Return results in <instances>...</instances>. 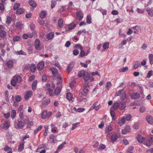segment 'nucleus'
I'll return each mask as SVG.
<instances>
[{"label":"nucleus","mask_w":153,"mask_h":153,"mask_svg":"<svg viewBox=\"0 0 153 153\" xmlns=\"http://www.w3.org/2000/svg\"><path fill=\"white\" fill-rule=\"evenodd\" d=\"M85 80L84 88L83 91L85 94H86L89 91L88 86V85L89 82H92L94 81V78L92 77H83Z\"/></svg>","instance_id":"obj_1"},{"label":"nucleus","mask_w":153,"mask_h":153,"mask_svg":"<svg viewBox=\"0 0 153 153\" xmlns=\"http://www.w3.org/2000/svg\"><path fill=\"white\" fill-rule=\"evenodd\" d=\"M143 144L148 147H150L151 146L153 145V135H152L148 138L145 139Z\"/></svg>","instance_id":"obj_2"},{"label":"nucleus","mask_w":153,"mask_h":153,"mask_svg":"<svg viewBox=\"0 0 153 153\" xmlns=\"http://www.w3.org/2000/svg\"><path fill=\"white\" fill-rule=\"evenodd\" d=\"M34 45L36 50H40L44 48L43 46L41 44L40 41L39 39H36L35 40Z\"/></svg>","instance_id":"obj_3"},{"label":"nucleus","mask_w":153,"mask_h":153,"mask_svg":"<svg viewBox=\"0 0 153 153\" xmlns=\"http://www.w3.org/2000/svg\"><path fill=\"white\" fill-rule=\"evenodd\" d=\"M78 76H89V74L84 70H81L78 72Z\"/></svg>","instance_id":"obj_4"},{"label":"nucleus","mask_w":153,"mask_h":153,"mask_svg":"<svg viewBox=\"0 0 153 153\" xmlns=\"http://www.w3.org/2000/svg\"><path fill=\"white\" fill-rule=\"evenodd\" d=\"M10 126V121L8 120L5 121L3 123L2 127L4 129L7 130L9 128Z\"/></svg>","instance_id":"obj_5"},{"label":"nucleus","mask_w":153,"mask_h":153,"mask_svg":"<svg viewBox=\"0 0 153 153\" xmlns=\"http://www.w3.org/2000/svg\"><path fill=\"white\" fill-rule=\"evenodd\" d=\"M4 27L3 25H0V37H3L5 36L6 34V31L3 30Z\"/></svg>","instance_id":"obj_6"},{"label":"nucleus","mask_w":153,"mask_h":153,"mask_svg":"<svg viewBox=\"0 0 153 153\" xmlns=\"http://www.w3.org/2000/svg\"><path fill=\"white\" fill-rule=\"evenodd\" d=\"M76 19L80 21L81 20L83 16V14L82 11H80L77 12L76 13Z\"/></svg>","instance_id":"obj_7"},{"label":"nucleus","mask_w":153,"mask_h":153,"mask_svg":"<svg viewBox=\"0 0 153 153\" xmlns=\"http://www.w3.org/2000/svg\"><path fill=\"white\" fill-rule=\"evenodd\" d=\"M147 122L150 124H153V117L151 115H148L146 117Z\"/></svg>","instance_id":"obj_8"},{"label":"nucleus","mask_w":153,"mask_h":153,"mask_svg":"<svg viewBox=\"0 0 153 153\" xmlns=\"http://www.w3.org/2000/svg\"><path fill=\"white\" fill-rule=\"evenodd\" d=\"M126 122V119L125 117H123L120 119H119L118 120V124L119 126H121Z\"/></svg>","instance_id":"obj_9"},{"label":"nucleus","mask_w":153,"mask_h":153,"mask_svg":"<svg viewBox=\"0 0 153 153\" xmlns=\"http://www.w3.org/2000/svg\"><path fill=\"white\" fill-rule=\"evenodd\" d=\"M137 138V141L140 143H143V142H144L145 140V138L140 135L138 134Z\"/></svg>","instance_id":"obj_10"},{"label":"nucleus","mask_w":153,"mask_h":153,"mask_svg":"<svg viewBox=\"0 0 153 153\" xmlns=\"http://www.w3.org/2000/svg\"><path fill=\"white\" fill-rule=\"evenodd\" d=\"M76 23V24H77V22L76 20H75L71 24L69 25L68 26V28L69 30H72L74 29L76 26V24L74 23Z\"/></svg>","instance_id":"obj_11"},{"label":"nucleus","mask_w":153,"mask_h":153,"mask_svg":"<svg viewBox=\"0 0 153 153\" xmlns=\"http://www.w3.org/2000/svg\"><path fill=\"white\" fill-rule=\"evenodd\" d=\"M50 70L51 71L53 75L55 76H61L60 75H59L57 71V69L54 68H50Z\"/></svg>","instance_id":"obj_12"},{"label":"nucleus","mask_w":153,"mask_h":153,"mask_svg":"<svg viewBox=\"0 0 153 153\" xmlns=\"http://www.w3.org/2000/svg\"><path fill=\"white\" fill-rule=\"evenodd\" d=\"M32 95V92L31 91H27L25 96V98L26 99H28L31 97Z\"/></svg>","instance_id":"obj_13"},{"label":"nucleus","mask_w":153,"mask_h":153,"mask_svg":"<svg viewBox=\"0 0 153 153\" xmlns=\"http://www.w3.org/2000/svg\"><path fill=\"white\" fill-rule=\"evenodd\" d=\"M74 65V63L73 62L71 63L67 67V70L68 73H70L71 71L72 70Z\"/></svg>","instance_id":"obj_14"},{"label":"nucleus","mask_w":153,"mask_h":153,"mask_svg":"<svg viewBox=\"0 0 153 153\" xmlns=\"http://www.w3.org/2000/svg\"><path fill=\"white\" fill-rule=\"evenodd\" d=\"M44 66V64L42 62L39 63L37 66V69L39 70H41L43 68Z\"/></svg>","instance_id":"obj_15"},{"label":"nucleus","mask_w":153,"mask_h":153,"mask_svg":"<svg viewBox=\"0 0 153 153\" xmlns=\"http://www.w3.org/2000/svg\"><path fill=\"white\" fill-rule=\"evenodd\" d=\"M50 100L49 99H47L43 101L42 102V106L44 107H45L50 103Z\"/></svg>","instance_id":"obj_16"},{"label":"nucleus","mask_w":153,"mask_h":153,"mask_svg":"<svg viewBox=\"0 0 153 153\" xmlns=\"http://www.w3.org/2000/svg\"><path fill=\"white\" fill-rule=\"evenodd\" d=\"M119 104V108L120 110H123L126 108V104L125 102L121 101Z\"/></svg>","instance_id":"obj_17"},{"label":"nucleus","mask_w":153,"mask_h":153,"mask_svg":"<svg viewBox=\"0 0 153 153\" xmlns=\"http://www.w3.org/2000/svg\"><path fill=\"white\" fill-rule=\"evenodd\" d=\"M118 138V137L117 135L116 134H113L111 136L110 139L111 141L114 142L117 140Z\"/></svg>","instance_id":"obj_18"},{"label":"nucleus","mask_w":153,"mask_h":153,"mask_svg":"<svg viewBox=\"0 0 153 153\" xmlns=\"http://www.w3.org/2000/svg\"><path fill=\"white\" fill-rule=\"evenodd\" d=\"M48 116V114L46 110H44L42 112V119H45Z\"/></svg>","instance_id":"obj_19"},{"label":"nucleus","mask_w":153,"mask_h":153,"mask_svg":"<svg viewBox=\"0 0 153 153\" xmlns=\"http://www.w3.org/2000/svg\"><path fill=\"white\" fill-rule=\"evenodd\" d=\"M93 105L95 108V110L97 111L100 108V104H99L98 102L97 101Z\"/></svg>","instance_id":"obj_20"},{"label":"nucleus","mask_w":153,"mask_h":153,"mask_svg":"<svg viewBox=\"0 0 153 153\" xmlns=\"http://www.w3.org/2000/svg\"><path fill=\"white\" fill-rule=\"evenodd\" d=\"M58 25L59 27L60 28H62L63 26V20L62 19H59L58 22Z\"/></svg>","instance_id":"obj_21"},{"label":"nucleus","mask_w":153,"mask_h":153,"mask_svg":"<svg viewBox=\"0 0 153 153\" xmlns=\"http://www.w3.org/2000/svg\"><path fill=\"white\" fill-rule=\"evenodd\" d=\"M113 129L111 125H109L106 126L105 130L106 133H109Z\"/></svg>","instance_id":"obj_22"},{"label":"nucleus","mask_w":153,"mask_h":153,"mask_svg":"<svg viewBox=\"0 0 153 153\" xmlns=\"http://www.w3.org/2000/svg\"><path fill=\"white\" fill-rule=\"evenodd\" d=\"M120 104L117 102H114L112 105V108L114 110H117L119 108Z\"/></svg>","instance_id":"obj_23"},{"label":"nucleus","mask_w":153,"mask_h":153,"mask_svg":"<svg viewBox=\"0 0 153 153\" xmlns=\"http://www.w3.org/2000/svg\"><path fill=\"white\" fill-rule=\"evenodd\" d=\"M54 36V33L53 32H50L47 35L46 38L49 40L53 39Z\"/></svg>","instance_id":"obj_24"},{"label":"nucleus","mask_w":153,"mask_h":153,"mask_svg":"<svg viewBox=\"0 0 153 153\" xmlns=\"http://www.w3.org/2000/svg\"><path fill=\"white\" fill-rule=\"evenodd\" d=\"M146 9L149 15L151 17H152L153 16V10L149 7L147 8Z\"/></svg>","instance_id":"obj_25"},{"label":"nucleus","mask_w":153,"mask_h":153,"mask_svg":"<svg viewBox=\"0 0 153 153\" xmlns=\"http://www.w3.org/2000/svg\"><path fill=\"white\" fill-rule=\"evenodd\" d=\"M37 81L36 80H34L33 82L32 85V89L35 90L37 88Z\"/></svg>","instance_id":"obj_26"},{"label":"nucleus","mask_w":153,"mask_h":153,"mask_svg":"<svg viewBox=\"0 0 153 153\" xmlns=\"http://www.w3.org/2000/svg\"><path fill=\"white\" fill-rule=\"evenodd\" d=\"M51 131L53 133H55L57 131V128L55 126V125L53 124H51Z\"/></svg>","instance_id":"obj_27"},{"label":"nucleus","mask_w":153,"mask_h":153,"mask_svg":"<svg viewBox=\"0 0 153 153\" xmlns=\"http://www.w3.org/2000/svg\"><path fill=\"white\" fill-rule=\"evenodd\" d=\"M24 10L22 8H19L16 11V13L17 14L19 15L22 14L24 12Z\"/></svg>","instance_id":"obj_28"},{"label":"nucleus","mask_w":153,"mask_h":153,"mask_svg":"<svg viewBox=\"0 0 153 153\" xmlns=\"http://www.w3.org/2000/svg\"><path fill=\"white\" fill-rule=\"evenodd\" d=\"M13 60H9L7 63V67L10 68H12L13 66Z\"/></svg>","instance_id":"obj_29"},{"label":"nucleus","mask_w":153,"mask_h":153,"mask_svg":"<svg viewBox=\"0 0 153 153\" xmlns=\"http://www.w3.org/2000/svg\"><path fill=\"white\" fill-rule=\"evenodd\" d=\"M24 126V123L22 121H20L18 122L17 124V126L19 128L23 127Z\"/></svg>","instance_id":"obj_30"},{"label":"nucleus","mask_w":153,"mask_h":153,"mask_svg":"<svg viewBox=\"0 0 153 153\" xmlns=\"http://www.w3.org/2000/svg\"><path fill=\"white\" fill-rule=\"evenodd\" d=\"M36 67L35 65L33 64H31L30 66V71L32 72H33L36 71Z\"/></svg>","instance_id":"obj_31"},{"label":"nucleus","mask_w":153,"mask_h":153,"mask_svg":"<svg viewBox=\"0 0 153 153\" xmlns=\"http://www.w3.org/2000/svg\"><path fill=\"white\" fill-rule=\"evenodd\" d=\"M75 82L76 81L75 79H74L71 80L69 84V86L71 88H73L75 87Z\"/></svg>","instance_id":"obj_32"},{"label":"nucleus","mask_w":153,"mask_h":153,"mask_svg":"<svg viewBox=\"0 0 153 153\" xmlns=\"http://www.w3.org/2000/svg\"><path fill=\"white\" fill-rule=\"evenodd\" d=\"M29 3L32 7H35L36 6L37 4L36 2L33 0H30Z\"/></svg>","instance_id":"obj_33"},{"label":"nucleus","mask_w":153,"mask_h":153,"mask_svg":"<svg viewBox=\"0 0 153 153\" xmlns=\"http://www.w3.org/2000/svg\"><path fill=\"white\" fill-rule=\"evenodd\" d=\"M16 27L19 29H21L23 27V25L22 22H18L16 23Z\"/></svg>","instance_id":"obj_34"},{"label":"nucleus","mask_w":153,"mask_h":153,"mask_svg":"<svg viewBox=\"0 0 153 153\" xmlns=\"http://www.w3.org/2000/svg\"><path fill=\"white\" fill-rule=\"evenodd\" d=\"M62 77H57V84L59 85V86H62Z\"/></svg>","instance_id":"obj_35"},{"label":"nucleus","mask_w":153,"mask_h":153,"mask_svg":"<svg viewBox=\"0 0 153 153\" xmlns=\"http://www.w3.org/2000/svg\"><path fill=\"white\" fill-rule=\"evenodd\" d=\"M61 89L59 87H57L56 88L55 91V94L58 95L60 92Z\"/></svg>","instance_id":"obj_36"},{"label":"nucleus","mask_w":153,"mask_h":153,"mask_svg":"<svg viewBox=\"0 0 153 153\" xmlns=\"http://www.w3.org/2000/svg\"><path fill=\"white\" fill-rule=\"evenodd\" d=\"M66 97L68 100H70L72 99L73 96L70 92H68L66 94Z\"/></svg>","instance_id":"obj_37"},{"label":"nucleus","mask_w":153,"mask_h":153,"mask_svg":"<svg viewBox=\"0 0 153 153\" xmlns=\"http://www.w3.org/2000/svg\"><path fill=\"white\" fill-rule=\"evenodd\" d=\"M46 16V13L44 11H42L40 13V16L42 19L44 18Z\"/></svg>","instance_id":"obj_38"},{"label":"nucleus","mask_w":153,"mask_h":153,"mask_svg":"<svg viewBox=\"0 0 153 153\" xmlns=\"http://www.w3.org/2000/svg\"><path fill=\"white\" fill-rule=\"evenodd\" d=\"M51 85L49 83H47L45 87H44V89L45 91H48L50 89Z\"/></svg>","instance_id":"obj_39"},{"label":"nucleus","mask_w":153,"mask_h":153,"mask_svg":"<svg viewBox=\"0 0 153 153\" xmlns=\"http://www.w3.org/2000/svg\"><path fill=\"white\" fill-rule=\"evenodd\" d=\"M21 40V38L19 36H14L13 38V40L14 42L19 41Z\"/></svg>","instance_id":"obj_40"},{"label":"nucleus","mask_w":153,"mask_h":153,"mask_svg":"<svg viewBox=\"0 0 153 153\" xmlns=\"http://www.w3.org/2000/svg\"><path fill=\"white\" fill-rule=\"evenodd\" d=\"M149 59L150 63L152 65L153 64V55L152 54H149Z\"/></svg>","instance_id":"obj_41"},{"label":"nucleus","mask_w":153,"mask_h":153,"mask_svg":"<svg viewBox=\"0 0 153 153\" xmlns=\"http://www.w3.org/2000/svg\"><path fill=\"white\" fill-rule=\"evenodd\" d=\"M110 114L112 118V120H114L115 119V114L114 111L113 110H111Z\"/></svg>","instance_id":"obj_42"},{"label":"nucleus","mask_w":153,"mask_h":153,"mask_svg":"<svg viewBox=\"0 0 153 153\" xmlns=\"http://www.w3.org/2000/svg\"><path fill=\"white\" fill-rule=\"evenodd\" d=\"M123 89L117 91L115 94V96H120L123 92Z\"/></svg>","instance_id":"obj_43"},{"label":"nucleus","mask_w":153,"mask_h":153,"mask_svg":"<svg viewBox=\"0 0 153 153\" xmlns=\"http://www.w3.org/2000/svg\"><path fill=\"white\" fill-rule=\"evenodd\" d=\"M80 124L79 123H76L74 124H73L72 125V127L71 128V129L72 130L75 129L77 126H79Z\"/></svg>","instance_id":"obj_44"},{"label":"nucleus","mask_w":153,"mask_h":153,"mask_svg":"<svg viewBox=\"0 0 153 153\" xmlns=\"http://www.w3.org/2000/svg\"><path fill=\"white\" fill-rule=\"evenodd\" d=\"M24 149V143H21L19 145L18 149L20 151H22Z\"/></svg>","instance_id":"obj_45"},{"label":"nucleus","mask_w":153,"mask_h":153,"mask_svg":"<svg viewBox=\"0 0 153 153\" xmlns=\"http://www.w3.org/2000/svg\"><path fill=\"white\" fill-rule=\"evenodd\" d=\"M16 82L15 79L13 77V79L11 81V85L13 86H15L16 85Z\"/></svg>","instance_id":"obj_46"},{"label":"nucleus","mask_w":153,"mask_h":153,"mask_svg":"<svg viewBox=\"0 0 153 153\" xmlns=\"http://www.w3.org/2000/svg\"><path fill=\"white\" fill-rule=\"evenodd\" d=\"M66 144V143L65 142H64L62 144H61L58 147V148L57 149H58V150H61L63 147Z\"/></svg>","instance_id":"obj_47"},{"label":"nucleus","mask_w":153,"mask_h":153,"mask_svg":"<svg viewBox=\"0 0 153 153\" xmlns=\"http://www.w3.org/2000/svg\"><path fill=\"white\" fill-rule=\"evenodd\" d=\"M128 69V68L127 67H123L121 68H120L119 69V71L120 72H125Z\"/></svg>","instance_id":"obj_48"},{"label":"nucleus","mask_w":153,"mask_h":153,"mask_svg":"<svg viewBox=\"0 0 153 153\" xmlns=\"http://www.w3.org/2000/svg\"><path fill=\"white\" fill-rule=\"evenodd\" d=\"M47 93H48L50 96H54V94L53 92V90L51 89L48 90Z\"/></svg>","instance_id":"obj_49"},{"label":"nucleus","mask_w":153,"mask_h":153,"mask_svg":"<svg viewBox=\"0 0 153 153\" xmlns=\"http://www.w3.org/2000/svg\"><path fill=\"white\" fill-rule=\"evenodd\" d=\"M16 115V110H12L11 111V116L12 118H14L15 117Z\"/></svg>","instance_id":"obj_50"},{"label":"nucleus","mask_w":153,"mask_h":153,"mask_svg":"<svg viewBox=\"0 0 153 153\" xmlns=\"http://www.w3.org/2000/svg\"><path fill=\"white\" fill-rule=\"evenodd\" d=\"M146 110L145 107L143 105H142L140 106L139 109V111L141 113H143Z\"/></svg>","instance_id":"obj_51"},{"label":"nucleus","mask_w":153,"mask_h":153,"mask_svg":"<svg viewBox=\"0 0 153 153\" xmlns=\"http://www.w3.org/2000/svg\"><path fill=\"white\" fill-rule=\"evenodd\" d=\"M56 0H52L51 1V8H53L54 7L56 4Z\"/></svg>","instance_id":"obj_52"},{"label":"nucleus","mask_w":153,"mask_h":153,"mask_svg":"<svg viewBox=\"0 0 153 153\" xmlns=\"http://www.w3.org/2000/svg\"><path fill=\"white\" fill-rule=\"evenodd\" d=\"M103 47L105 50L107 49L109 47V43L108 42L105 43L103 45Z\"/></svg>","instance_id":"obj_53"},{"label":"nucleus","mask_w":153,"mask_h":153,"mask_svg":"<svg viewBox=\"0 0 153 153\" xmlns=\"http://www.w3.org/2000/svg\"><path fill=\"white\" fill-rule=\"evenodd\" d=\"M16 54L19 55H26V53L22 50L17 51L16 52Z\"/></svg>","instance_id":"obj_54"},{"label":"nucleus","mask_w":153,"mask_h":153,"mask_svg":"<svg viewBox=\"0 0 153 153\" xmlns=\"http://www.w3.org/2000/svg\"><path fill=\"white\" fill-rule=\"evenodd\" d=\"M12 20L11 17L10 16H8L7 18V20L6 21V23L8 24H9L10 23Z\"/></svg>","instance_id":"obj_55"},{"label":"nucleus","mask_w":153,"mask_h":153,"mask_svg":"<svg viewBox=\"0 0 153 153\" xmlns=\"http://www.w3.org/2000/svg\"><path fill=\"white\" fill-rule=\"evenodd\" d=\"M74 48H76L77 49H79L80 50L83 49V47L81 45L79 44H76L74 47Z\"/></svg>","instance_id":"obj_56"},{"label":"nucleus","mask_w":153,"mask_h":153,"mask_svg":"<svg viewBox=\"0 0 153 153\" xmlns=\"http://www.w3.org/2000/svg\"><path fill=\"white\" fill-rule=\"evenodd\" d=\"M86 22L88 24H90L91 22V16L89 15H88L87 17Z\"/></svg>","instance_id":"obj_57"},{"label":"nucleus","mask_w":153,"mask_h":153,"mask_svg":"<svg viewBox=\"0 0 153 153\" xmlns=\"http://www.w3.org/2000/svg\"><path fill=\"white\" fill-rule=\"evenodd\" d=\"M140 30V27L138 26H136L134 27V33L138 32Z\"/></svg>","instance_id":"obj_58"},{"label":"nucleus","mask_w":153,"mask_h":153,"mask_svg":"<svg viewBox=\"0 0 153 153\" xmlns=\"http://www.w3.org/2000/svg\"><path fill=\"white\" fill-rule=\"evenodd\" d=\"M140 66V64L138 61L134 62V69H136Z\"/></svg>","instance_id":"obj_59"},{"label":"nucleus","mask_w":153,"mask_h":153,"mask_svg":"<svg viewBox=\"0 0 153 153\" xmlns=\"http://www.w3.org/2000/svg\"><path fill=\"white\" fill-rule=\"evenodd\" d=\"M20 5L19 3H16L13 6V9L15 10H16L20 7Z\"/></svg>","instance_id":"obj_60"},{"label":"nucleus","mask_w":153,"mask_h":153,"mask_svg":"<svg viewBox=\"0 0 153 153\" xmlns=\"http://www.w3.org/2000/svg\"><path fill=\"white\" fill-rule=\"evenodd\" d=\"M85 56V53L83 49L81 50V51L80 53V54L79 55V56L82 57Z\"/></svg>","instance_id":"obj_61"},{"label":"nucleus","mask_w":153,"mask_h":153,"mask_svg":"<svg viewBox=\"0 0 153 153\" xmlns=\"http://www.w3.org/2000/svg\"><path fill=\"white\" fill-rule=\"evenodd\" d=\"M22 99L21 96L19 95H17L16 96L15 100L17 102H19Z\"/></svg>","instance_id":"obj_62"},{"label":"nucleus","mask_w":153,"mask_h":153,"mask_svg":"<svg viewBox=\"0 0 153 153\" xmlns=\"http://www.w3.org/2000/svg\"><path fill=\"white\" fill-rule=\"evenodd\" d=\"M140 97V94L137 92H134V100L138 99Z\"/></svg>","instance_id":"obj_63"},{"label":"nucleus","mask_w":153,"mask_h":153,"mask_svg":"<svg viewBox=\"0 0 153 153\" xmlns=\"http://www.w3.org/2000/svg\"><path fill=\"white\" fill-rule=\"evenodd\" d=\"M131 116L130 114H128L126 116L125 119L127 121H129L131 118Z\"/></svg>","instance_id":"obj_64"}]
</instances>
